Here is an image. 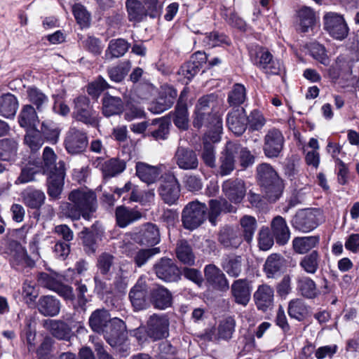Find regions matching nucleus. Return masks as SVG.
Here are the masks:
<instances>
[{"mask_svg": "<svg viewBox=\"0 0 359 359\" xmlns=\"http://www.w3.org/2000/svg\"><path fill=\"white\" fill-rule=\"evenodd\" d=\"M60 302L54 296L43 295L39 299L36 308L42 316L46 317H54L60 311Z\"/></svg>", "mask_w": 359, "mask_h": 359, "instance_id": "32", "label": "nucleus"}, {"mask_svg": "<svg viewBox=\"0 0 359 359\" xmlns=\"http://www.w3.org/2000/svg\"><path fill=\"white\" fill-rule=\"evenodd\" d=\"M102 232L94 229V225L90 229L85 227L81 231V238L84 251L88 255H93L97 248V241L101 240Z\"/></svg>", "mask_w": 359, "mask_h": 359, "instance_id": "36", "label": "nucleus"}, {"mask_svg": "<svg viewBox=\"0 0 359 359\" xmlns=\"http://www.w3.org/2000/svg\"><path fill=\"white\" fill-rule=\"evenodd\" d=\"M324 29L335 40L343 41L349 32L344 15L336 12H327L323 18Z\"/></svg>", "mask_w": 359, "mask_h": 359, "instance_id": "6", "label": "nucleus"}, {"mask_svg": "<svg viewBox=\"0 0 359 359\" xmlns=\"http://www.w3.org/2000/svg\"><path fill=\"white\" fill-rule=\"evenodd\" d=\"M74 117L76 121L92 127H97L100 118L96 111L90 105L86 96L81 95L74 100Z\"/></svg>", "mask_w": 359, "mask_h": 359, "instance_id": "7", "label": "nucleus"}, {"mask_svg": "<svg viewBox=\"0 0 359 359\" xmlns=\"http://www.w3.org/2000/svg\"><path fill=\"white\" fill-rule=\"evenodd\" d=\"M54 340L50 337H46L36 350L38 359H54Z\"/></svg>", "mask_w": 359, "mask_h": 359, "instance_id": "64", "label": "nucleus"}, {"mask_svg": "<svg viewBox=\"0 0 359 359\" xmlns=\"http://www.w3.org/2000/svg\"><path fill=\"white\" fill-rule=\"evenodd\" d=\"M173 160L178 168L183 170H195L199 165L196 152L188 147L179 145L175 150Z\"/></svg>", "mask_w": 359, "mask_h": 359, "instance_id": "17", "label": "nucleus"}, {"mask_svg": "<svg viewBox=\"0 0 359 359\" xmlns=\"http://www.w3.org/2000/svg\"><path fill=\"white\" fill-rule=\"evenodd\" d=\"M208 220L212 225L217 224V219L222 212H235L236 208L225 198L211 199L209 201Z\"/></svg>", "mask_w": 359, "mask_h": 359, "instance_id": "31", "label": "nucleus"}, {"mask_svg": "<svg viewBox=\"0 0 359 359\" xmlns=\"http://www.w3.org/2000/svg\"><path fill=\"white\" fill-rule=\"evenodd\" d=\"M102 110L106 117L119 115L124 111V102L120 97L106 93L102 98Z\"/></svg>", "mask_w": 359, "mask_h": 359, "instance_id": "33", "label": "nucleus"}, {"mask_svg": "<svg viewBox=\"0 0 359 359\" xmlns=\"http://www.w3.org/2000/svg\"><path fill=\"white\" fill-rule=\"evenodd\" d=\"M115 217L117 225L125 228L141 219L142 213L135 208L119 205L116 208Z\"/></svg>", "mask_w": 359, "mask_h": 359, "instance_id": "35", "label": "nucleus"}, {"mask_svg": "<svg viewBox=\"0 0 359 359\" xmlns=\"http://www.w3.org/2000/svg\"><path fill=\"white\" fill-rule=\"evenodd\" d=\"M239 151V144L228 142L219 159L218 174L222 176L230 175L235 169L236 158Z\"/></svg>", "mask_w": 359, "mask_h": 359, "instance_id": "18", "label": "nucleus"}, {"mask_svg": "<svg viewBox=\"0 0 359 359\" xmlns=\"http://www.w3.org/2000/svg\"><path fill=\"white\" fill-rule=\"evenodd\" d=\"M239 224L243 241L250 244L257 228V219L252 216L245 215L240 219Z\"/></svg>", "mask_w": 359, "mask_h": 359, "instance_id": "48", "label": "nucleus"}, {"mask_svg": "<svg viewBox=\"0 0 359 359\" xmlns=\"http://www.w3.org/2000/svg\"><path fill=\"white\" fill-rule=\"evenodd\" d=\"M170 321L165 314H153L147 322L146 332L153 341L166 339L169 336Z\"/></svg>", "mask_w": 359, "mask_h": 359, "instance_id": "11", "label": "nucleus"}, {"mask_svg": "<svg viewBox=\"0 0 359 359\" xmlns=\"http://www.w3.org/2000/svg\"><path fill=\"white\" fill-rule=\"evenodd\" d=\"M284 258L278 254L269 256L264 265V271L268 278H275L279 276L284 267Z\"/></svg>", "mask_w": 359, "mask_h": 359, "instance_id": "44", "label": "nucleus"}, {"mask_svg": "<svg viewBox=\"0 0 359 359\" xmlns=\"http://www.w3.org/2000/svg\"><path fill=\"white\" fill-rule=\"evenodd\" d=\"M73 284L76 287V298L75 297L73 288L71 286L62 283L61 281L54 290V292L66 300H76L74 306V308L76 309H80L81 311H85L86 303L88 302V299L86 296V293L88 292L87 286L81 280H79L74 281Z\"/></svg>", "mask_w": 359, "mask_h": 359, "instance_id": "8", "label": "nucleus"}, {"mask_svg": "<svg viewBox=\"0 0 359 359\" xmlns=\"http://www.w3.org/2000/svg\"><path fill=\"white\" fill-rule=\"evenodd\" d=\"M22 201L26 206L31 209H39L44 203L46 196L44 193L32 187H27L21 194Z\"/></svg>", "mask_w": 359, "mask_h": 359, "instance_id": "41", "label": "nucleus"}, {"mask_svg": "<svg viewBox=\"0 0 359 359\" xmlns=\"http://www.w3.org/2000/svg\"><path fill=\"white\" fill-rule=\"evenodd\" d=\"M252 62L264 73L269 75H278L283 69L279 60L275 59L266 48L259 46L254 53H250Z\"/></svg>", "mask_w": 359, "mask_h": 359, "instance_id": "5", "label": "nucleus"}, {"mask_svg": "<svg viewBox=\"0 0 359 359\" xmlns=\"http://www.w3.org/2000/svg\"><path fill=\"white\" fill-rule=\"evenodd\" d=\"M24 142L32 151L35 152L43 145V139L39 130H36L33 128L27 129V133L25 135Z\"/></svg>", "mask_w": 359, "mask_h": 359, "instance_id": "62", "label": "nucleus"}, {"mask_svg": "<svg viewBox=\"0 0 359 359\" xmlns=\"http://www.w3.org/2000/svg\"><path fill=\"white\" fill-rule=\"evenodd\" d=\"M97 209V199L95 193L90 190L76 189L68 195V201L62 202L60 213L72 221L83 217L90 220Z\"/></svg>", "mask_w": 359, "mask_h": 359, "instance_id": "1", "label": "nucleus"}, {"mask_svg": "<svg viewBox=\"0 0 359 359\" xmlns=\"http://www.w3.org/2000/svg\"><path fill=\"white\" fill-rule=\"evenodd\" d=\"M232 296L236 303L245 306L248 304L251 296L250 282L246 278L233 281L231 286Z\"/></svg>", "mask_w": 359, "mask_h": 359, "instance_id": "30", "label": "nucleus"}, {"mask_svg": "<svg viewBox=\"0 0 359 359\" xmlns=\"http://www.w3.org/2000/svg\"><path fill=\"white\" fill-rule=\"evenodd\" d=\"M256 179L269 202L274 203L280 199L285 187V181L271 164H259L256 168Z\"/></svg>", "mask_w": 359, "mask_h": 359, "instance_id": "2", "label": "nucleus"}, {"mask_svg": "<svg viewBox=\"0 0 359 359\" xmlns=\"http://www.w3.org/2000/svg\"><path fill=\"white\" fill-rule=\"evenodd\" d=\"M189 114L186 103L177 102L175 107L173 123L176 127L182 130L188 128Z\"/></svg>", "mask_w": 359, "mask_h": 359, "instance_id": "60", "label": "nucleus"}, {"mask_svg": "<svg viewBox=\"0 0 359 359\" xmlns=\"http://www.w3.org/2000/svg\"><path fill=\"white\" fill-rule=\"evenodd\" d=\"M299 18V30L302 32H307L315 22L314 11L308 6L302 7L298 12Z\"/></svg>", "mask_w": 359, "mask_h": 359, "instance_id": "57", "label": "nucleus"}, {"mask_svg": "<svg viewBox=\"0 0 359 359\" xmlns=\"http://www.w3.org/2000/svg\"><path fill=\"white\" fill-rule=\"evenodd\" d=\"M207 206L198 201L188 203L182 210L181 220L184 229L192 231L206 219Z\"/></svg>", "mask_w": 359, "mask_h": 359, "instance_id": "4", "label": "nucleus"}, {"mask_svg": "<svg viewBox=\"0 0 359 359\" xmlns=\"http://www.w3.org/2000/svg\"><path fill=\"white\" fill-rule=\"evenodd\" d=\"M297 289L305 298L313 299L318 295L316 284L311 278L302 276L297 280Z\"/></svg>", "mask_w": 359, "mask_h": 359, "instance_id": "49", "label": "nucleus"}, {"mask_svg": "<svg viewBox=\"0 0 359 359\" xmlns=\"http://www.w3.org/2000/svg\"><path fill=\"white\" fill-rule=\"evenodd\" d=\"M57 156L55 154L53 149L49 147H46L43 151V172L48 173L55 172L56 170L60 167L62 164L65 168V163L62 161H60L57 164L56 163Z\"/></svg>", "mask_w": 359, "mask_h": 359, "instance_id": "56", "label": "nucleus"}, {"mask_svg": "<svg viewBox=\"0 0 359 359\" xmlns=\"http://www.w3.org/2000/svg\"><path fill=\"white\" fill-rule=\"evenodd\" d=\"M158 191L163 202L169 205L175 204L180 196V184L172 173H165Z\"/></svg>", "mask_w": 359, "mask_h": 359, "instance_id": "10", "label": "nucleus"}, {"mask_svg": "<svg viewBox=\"0 0 359 359\" xmlns=\"http://www.w3.org/2000/svg\"><path fill=\"white\" fill-rule=\"evenodd\" d=\"M153 271L158 278L165 283L177 282L181 278V271L175 261L168 257L156 261Z\"/></svg>", "mask_w": 359, "mask_h": 359, "instance_id": "12", "label": "nucleus"}, {"mask_svg": "<svg viewBox=\"0 0 359 359\" xmlns=\"http://www.w3.org/2000/svg\"><path fill=\"white\" fill-rule=\"evenodd\" d=\"M111 319L107 310L97 309L89 318V325L94 332L101 334L109 325Z\"/></svg>", "mask_w": 359, "mask_h": 359, "instance_id": "39", "label": "nucleus"}, {"mask_svg": "<svg viewBox=\"0 0 359 359\" xmlns=\"http://www.w3.org/2000/svg\"><path fill=\"white\" fill-rule=\"evenodd\" d=\"M160 252L159 248L139 249L132 254V259L137 267H142L154 255Z\"/></svg>", "mask_w": 359, "mask_h": 359, "instance_id": "59", "label": "nucleus"}, {"mask_svg": "<svg viewBox=\"0 0 359 359\" xmlns=\"http://www.w3.org/2000/svg\"><path fill=\"white\" fill-rule=\"evenodd\" d=\"M271 229L278 245H284L287 243L290 238V231L283 217L278 215L273 217L271 222Z\"/></svg>", "mask_w": 359, "mask_h": 359, "instance_id": "27", "label": "nucleus"}, {"mask_svg": "<svg viewBox=\"0 0 359 359\" xmlns=\"http://www.w3.org/2000/svg\"><path fill=\"white\" fill-rule=\"evenodd\" d=\"M47 175H48L46 182L48 195L53 200L58 199L63 189L65 169L61 164L58 170L48 172Z\"/></svg>", "mask_w": 359, "mask_h": 359, "instance_id": "22", "label": "nucleus"}, {"mask_svg": "<svg viewBox=\"0 0 359 359\" xmlns=\"http://www.w3.org/2000/svg\"><path fill=\"white\" fill-rule=\"evenodd\" d=\"M136 175L148 185L155 183L160 178V169L144 162H137L135 165Z\"/></svg>", "mask_w": 359, "mask_h": 359, "instance_id": "37", "label": "nucleus"}, {"mask_svg": "<svg viewBox=\"0 0 359 359\" xmlns=\"http://www.w3.org/2000/svg\"><path fill=\"white\" fill-rule=\"evenodd\" d=\"M45 327L50 334L58 340L69 341L74 336L71 327L62 320H46Z\"/></svg>", "mask_w": 359, "mask_h": 359, "instance_id": "28", "label": "nucleus"}, {"mask_svg": "<svg viewBox=\"0 0 359 359\" xmlns=\"http://www.w3.org/2000/svg\"><path fill=\"white\" fill-rule=\"evenodd\" d=\"M125 6L128 19L130 22L138 23L147 17V11L141 1L126 0Z\"/></svg>", "mask_w": 359, "mask_h": 359, "instance_id": "42", "label": "nucleus"}, {"mask_svg": "<svg viewBox=\"0 0 359 359\" xmlns=\"http://www.w3.org/2000/svg\"><path fill=\"white\" fill-rule=\"evenodd\" d=\"M217 241L226 249H237L241 245L243 238L239 229L225 226L219 230Z\"/></svg>", "mask_w": 359, "mask_h": 359, "instance_id": "24", "label": "nucleus"}, {"mask_svg": "<svg viewBox=\"0 0 359 359\" xmlns=\"http://www.w3.org/2000/svg\"><path fill=\"white\" fill-rule=\"evenodd\" d=\"M320 256L318 250H313L304 256L299 262L300 267L309 274H314L319 268Z\"/></svg>", "mask_w": 359, "mask_h": 359, "instance_id": "53", "label": "nucleus"}, {"mask_svg": "<svg viewBox=\"0 0 359 359\" xmlns=\"http://www.w3.org/2000/svg\"><path fill=\"white\" fill-rule=\"evenodd\" d=\"M102 334L111 347H116L121 344L122 342H125L128 336L125 323L118 318H113L109 325Z\"/></svg>", "mask_w": 359, "mask_h": 359, "instance_id": "15", "label": "nucleus"}, {"mask_svg": "<svg viewBox=\"0 0 359 359\" xmlns=\"http://www.w3.org/2000/svg\"><path fill=\"white\" fill-rule=\"evenodd\" d=\"M18 143L14 139L0 140V161L12 162L16 159Z\"/></svg>", "mask_w": 359, "mask_h": 359, "instance_id": "45", "label": "nucleus"}, {"mask_svg": "<svg viewBox=\"0 0 359 359\" xmlns=\"http://www.w3.org/2000/svg\"><path fill=\"white\" fill-rule=\"evenodd\" d=\"M274 290L272 287L266 284L258 287L254 294V299L257 309L266 311L273 304Z\"/></svg>", "mask_w": 359, "mask_h": 359, "instance_id": "34", "label": "nucleus"}, {"mask_svg": "<svg viewBox=\"0 0 359 359\" xmlns=\"http://www.w3.org/2000/svg\"><path fill=\"white\" fill-rule=\"evenodd\" d=\"M221 266L232 278H238L242 272L243 259L241 256L229 254L222 257Z\"/></svg>", "mask_w": 359, "mask_h": 359, "instance_id": "38", "label": "nucleus"}, {"mask_svg": "<svg viewBox=\"0 0 359 359\" xmlns=\"http://www.w3.org/2000/svg\"><path fill=\"white\" fill-rule=\"evenodd\" d=\"M218 96L210 93L201 97L196 106V117L194 126L198 128L205 126L215 133H219L222 130V121L219 115L212 113L217 107Z\"/></svg>", "mask_w": 359, "mask_h": 359, "instance_id": "3", "label": "nucleus"}, {"mask_svg": "<svg viewBox=\"0 0 359 359\" xmlns=\"http://www.w3.org/2000/svg\"><path fill=\"white\" fill-rule=\"evenodd\" d=\"M170 126V120L168 118L162 117L153 119L150 122L148 134L146 135L151 137L156 141L165 140L168 138Z\"/></svg>", "mask_w": 359, "mask_h": 359, "instance_id": "29", "label": "nucleus"}, {"mask_svg": "<svg viewBox=\"0 0 359 359\" xmlns=\"http://www.w3.org/2000/svg\"><path fill=\"white\" fill-rule=\"evenodd\" d=\"M65 147L72 155L80 154L87 148L88 139L86 132L76 128H70L66 134Z\"/></svg>", "mask_w": 359, "mask_h": 359, "instance_id": "13", "label": "nucleus"}, {"mask_svg": "<svg viewBox=\"0 0 359 359\" xmlns=\"http://www.w3.org/2000/svg\"><path fill=\"white\" fill-rule=\"evenodd\" d=\"M222 190L226 198L232 203H241L245 196V186L241 179H229L224 182Z\"/></svg>", "mask_w": 359, "mask_h": 359, "instance_id": "25", "label": "nucleus"}, {"mask_svg": "<svg viewBox=\"0 0 359 359\" xmlns=\"http://www.w3.org/2000/svg\"><path fill=\"white\" fill-rule=\"evenodd\" d=\"M308 50L313 59L325 66L329 65L330 59L327 53V50L323 45L318 42H312L308 45Z\"/></svg>", "mask_w": 359, "mask_h": 359, "instance_id": "61", "label": "nucleus"}, {"mask_svg": "<svg viewBox=\"0 0 359 359\" xmlns=\"http://www.w3.org/2000/svg\"><path fill=\"white\" fill-rule=\"evenodd\" d=\"M38 121L36 111L32 104L22 107L18 116V123L22 128L29 129L34 128Z\"/></svg>", "mask_w": 359, "mask_h": 359, "instance_id": "51", "label": "nucleus"}, {"mask_svg": "<svg viewBox=\"0 0 359 359\" xmlns=\"http://www.w3.org/2000/svg\"><path fill=\"white\" fill-rule=\"evenodd\" d=\"M130 43L123 39H112L105 50L106 60H112L122 57L128 50Z\"/></svg>", "mask_w": 359, "mask_h": 359, "instance_id": "46", "label": "nucleus"}, {"mask_svg": "<svg viewBox=\"0 0 359 359\" xmlns=\"http://www.w3.org/2000/svg\"><path fill=\"white\" fill-rule=\"evenodd\" d=\"M229 129L237 136H241L247 129V114L243 107L232 109L226 116Z\"/></svg>", "mask_w": 359, "mask_h": 359, "instance_id": "21", "label": "nucleus"}, {"mask_svg": "<svg viewBox=\"0 0 359 359\" xmlns=\"http://www.w3.org/2000/svg\"><path fill=\"white\" fill-rule=\"evenodd\" d=\"M236 321L233 318L229 316L222 320L217 327L218 337L221 339L229 341L235 332Z\"/></svg>", "mask_w": 359, "mask_h": 359, "instance_id": "58", "label": "nucleus"}, {"mask_svg": "<svg viewBox=\"0 0 359 359\" xmlns=\"http://www.w3.org/2000/svg\"><path fill=\"white\" fill-rule=\"evenodd\" d=\"M285 138L282 132L277 128L268 130L264 139L263 151L267 158H278L283 149Z\"/></svg>", "mask_w": 359, "mask_h": 359, "instance_id": "14", "label": "nucleus"}, {"mask_svg": "<svg viewBox=\"0 0 359 359\" xmlns=\"http://www.w3.org/2000/svg\"><path fill=\"white\" fill-rule=\"evenodd\" d=\"M205 280L208 285L213 290L225 292L229 289V283L223 271L213 264L204 268Z\"/></svg>", "mask_w": 359, "mask_h": 359, "instance_id": "16", "label": "nucleus"}, {"mask_svg": "<svg viewBox=\"0 0 359 359\" xmlns=\"http://www.w3.org/2000/svg\"><path fill=\"white\" fill-rule=\"evenodd\" d=\"M176 256L184 264L193 266L195 264V255L190 244L186 240H180L177 243Z\"/></svg>", "mask_w": 359, "mask_h": 359, "instance_id": "50", "label": "nucleus"}, {"mask_svg": "<svg viewBox=\"0 0 359 359\" xmlns=\"http://www.w3.org/2000/svg\"><path fill=\"white\" fill-rule=\"evenodd\" d=\"M319 243V236L296 237L292 241L294 250L300 255L309 252L310 250L318 247Z\"/></svg>", "mask_w": 359, "mask_h": 359, "instance_id": "43", "label": "nucleus"}, {"mask_svg": "<svg viewBox=\"0 0 359 359\" xmlns=\"http://www.w3.org/2000/svg\"><path fill=\"white\" fill-rule=\"evenodd\" d=\"M92 164L102 171L104 178L114 177L122 173L126 168V161L118 158H112L107 161H103L102 158L97 157L93 161Z\"/></svg>", "mask_w": 359, "mask_h": 359, "instance_id": "19", "label": "nucleus"}, {"mask_svg": "<svg viewBox=\"0 0 359 359\" xmlns=\"http://www.w3.org/2000/svg\"><path fill=\"white\" fill-rule=\"evenodd\" d=\"M131 68L130 61H123L116 65L109 67L107 69L109 79L115 83L122 82Z\"/></svg>", "mask_w": 359, "mask_h": 359, "instance_id": "52", "label": "nucleus"}, {"mask_svg": "<svg viewBox=\"0 0 359 359\" xmlns=\"http://www.w3.org/2000/svg\"><path fill=\"white\" fill-rule=\"evenodd\" d=\"M18 98L12 93H7L0 96V116L13 118L18 109Z\"/></svg>", "mask_w": 359, "mask_h": 359, "instance_id": "40", "label": "nucleus"}, {"mask_svg": "<svg viewBox=\"0 0 359 359\" xmlns=\"http://www.w3.org/2000/svg\"><path fill=\"white\" fill-rule=\"evenodd\" d=\"M317 210L303 209L298 210L292 217L290 223L292 228L302 233H309L319 226Z\"/></svg>", "mask_w": 359, "mask_h": 359, "instance_id": "9", "label": "nucleus"}, {"mask_svg": "<svg viewBox=\"0 0 359 359\" xmlns=\"http://www.w3.org/2000/svg\"><path fill=\"white\" fill-rule=\"evenodd\" d=\"M150 293V304L155 309L165 310L172 306V295L170 290L163 286L151 289Z\"/></svg>", "mask_w": 359, "mask_h": 359, "instance_id": "26", "label": "nucleus"}, {"mask_svg": "<svg viewBox=\"0 0 359 359\" xmlns=\"http://www.w3.org/2000/svg\"><path fill=\"white\" fill-rule=\"evenodd\" d=\"M287 312L290 318L301 321L307 314V307L302 299H294L289 302Z\"/></svg>", "mask_w": 359, "mask_h": 359, "instance_id": "63", "label": "nucleus"}, {"mask_svg": "<svg viewBox=\"0 0 359 359\" xmlns=\"http://www.w3.org/2000/svg\"><path fill=\"white\" fill-rule=\"evenodd\" d=\"M40 133L43 138L50 144L57 142L60 130L57 124L52 121L46 120L41 123Z\"/></svg>", "mask_w": 359, "mask_h": 359, "instance_id": "55", "label": "nucleus"}, {"mask_svg": "<svg viewBox=\"0 0 359 359\" xmlns=\"http://www.w3.org/2000/svg\"><path fill=\"white\" fill-rule=\"evenodd\" d=\"M247 99V90L244 85L241 83H234L228 93L227 103L233 109L242 107L241 105Z\"/></svg>", "mask_w": 359, "mask_h": 359, "instance_id": "47", "label": "nucleus"}, {"mask_svg": "<svg viewBox=\"0 0 359 359\" xmlns=\"http://www.w3.org/2000/svg\"><path fill=\"white\" fill-rule=\"evenodd\" d=\"M133 238L142 245L154 246L161 241L159 229L156 224L147 223L134 235Z\"/></svg>", "mask_w": 359, "mask_h": 359, "instance_id": "23", "label": "nucleus"}, {"mask_svg": "<svg viewBox=\"0 0 359 359\" xmlns=\"http://www.w3.org/2000/svg\"><path fill=\"white\" fill-rule=\"evenodd\" d=\"M129 299L135 311L147 309L150 306V293L145 284L137 283L130 290Z\"/></svg>", "mask_w": 359, "mask_h": 359, "instance_id": "20", "label": "nucleus"}, {"mask_svg": "<svg viewBox=\"0 0 359 359\" xmlns=\"http://www.w3.org/2000/svg\"><path fill=\"white\" fill-rule=\"evenodd\" d=\"M29 101L36 107V110L41 112L48 102V97L36 86H29L27 89Z\"/></svg>", "mask_w": 359, "mask_h": 359, "instance_id": "54", "label": "nucleus"}]
</instances>
